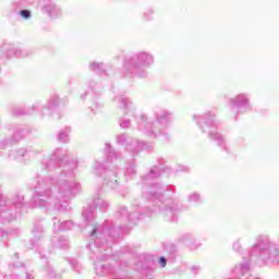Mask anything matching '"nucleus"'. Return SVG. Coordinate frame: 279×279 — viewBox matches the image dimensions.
Returning a JSON list of instances; mask_svg holds the SVG:
<instances>
[{
	"mask_svg": "<svg viewBox=\"0 0 279 279\" xmlns=\"http://www.w3.org/2000/svg\"><path fill=\"white\" fill-rule=\"evenodd\" d=\"M20 14L21 16H23V19H29V16H32V13L29 12V10H22Z\"/></svg>",
	"mask_w": 279,
	"mask_h": 279,
	"instance_id": "1",
	"label": "nucleus"
},
{
	"mask_svg": "<svg viewBox=\"0 0 279 279\" xmlns=\"http://www.w3.org/2000/svg\"><path fill=\"white\" fill-rule=\"evenodd\" d=\"M159 265H161V267H167V259L165 257H160Z\"/></svg>",
	"mask_w": 279,
	"mask_h": 279,
	"instance_id": "2",
	"label": "nucleus"
}]
</instances>
